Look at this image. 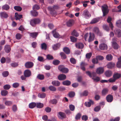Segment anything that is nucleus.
Listing matches in <instances>:
<instances>
[{"label": "nucleus", "instance_id": "nucleus-25", "mask_svg": "<svg viewBox=\"0 0 121 121\" xmlns=\"http://www.w3.org/2000/svg\"><path fill=\"white\" fill-rule=\"evenodd\" d=\"M112 72L111 71L108 70L105 72V74L106 77H110L112 75Z\"/></svg>", "mask_w": 121, "mask_h": 121}, {"label": "nucleus", "instance_id": "nucleus-42", "mask_svg": "<svg viewBox=\"0 0 121 121\" xmlns=\"http://www.w3.org/2000/svg\"><path fill=\"white\" fill-rule=\"evenodd\" d=\"M106 58L108 60L111 61L112 60L113 58V56L112 55L108 54L106 56Z\"/></svg>", "mask_w": 121, "mask_h": 121}, {"label": "nucleus", "instance_id": "nucleus-30", "mask_svg": "<svg viewBox=\"0 0 121 121\" xmlns=\"http://www.w3.org/2000/svg\"><path fill=\"white\" fill-rule=\"evenodd\" d=\"M86 64L85 63L82 62L80 65V67L84 71H85L86 70V69L85 68V67L86 65Z\"/></svg>", "mask_w": 121, "mask_h": 121}, {"label": "nucleus", "instance_id": "nucleus-56", "mask_svg": "<svg viewBox=\"0 0 121 121\" xmlns=\"http://www.w3.org/2000/svg\"><path fill=\"white\" fill-rule=\"evenodd\" d=\"M60 55L61 56V58L64 59H65L66 58V56L64 53L61 52L60 53Z\"/></svg>", "mask_w": 121, "mask_h": 121}, {"label": "nucleus", "instance_id": "nucleus-35", "mask_svg": "<svg viewBox=\"0 0 121 121\" xmlns=\"http://www.w3.org/2000/svg\"><path fill=\"white\" fill-rule=\"evenodd\" d=\"M10 8L9 6L6 4L3 5L2 7V9H3L4 10H8Z\"/></svg>", "mask_w": 121, "mask_h": 121}, {"label": "nucleus", "instance_id": "nucleus-50", "mask_svg": "<svg viewBox=\"0 0 121 121\" xmlns=\"http://www.w3.org/2000/svg\"><path fill=\"white\" fill-rule=\"evenodd\" d=\"M49 89L52 91H55L56 90V88L53 86H50L49 87Z\"/></svg>", "mask_w": 121, "mask_h": 121}, {"label": "nucleus", "instance_id": "nucleus-29", "mask_svg": "<svg viewBox=\"0 0 121 121\" xmlns=\"http://www.w3.org/2000/svg\"><path fill=\"white\" fill-rule=\"evenodd\" d=\"M71 84V82L68 80L64 81L62 82V84L63 85L66 86H69Z\"/></svg>", "mask_w": 121, "mask_h": 121}, {"label": "nucleus", "instance_id": "nucleus-45", "mask_svg": "<svg viewBox=\"0 0 121 121\" xmlns=\"http://www.w3.org/2000/svg\"><path fill=\"white\" fill-rule=\"evenodd\" d=\"M8 93L7 91L5 90H3L1 92V95L3 96H6L8 94Z\"/></svg>", "mask_w": 121, "mask_h": 121}, {"label": "nucleus", "instance_id": "nucleus-4", "mask_svg": "<svg viewBox=\"0 0 121 121\" xmlns=\"http://www.w3.org/2000/svg\"><path fill=\"white\" fill-rule=\"evenodd\" d=\"M94 103L93 101L91 99H89V101L85 102V105L87 107H90L91 105H93Z\"/></svg>", "mask_w": 121, "mask_h": 121}, {"label": "nucleus", "instance_id": "nucleus-48", "mask_svg": "<svg viewBox=\"0 0 121 121\" xmlns=\"http://www.w3.org/2000/svg\"><path fill=\"white\" fill-rule=\"evenodd\" d=\"M36 107L38 108H43L44 106L43 104L41 103H37Z\"/></svg>", "mask_w": 121, "mask_h": 121}, {"label": "nucleus", "instance_id": "nucleus-17", "mask_svg": "<svg viewBox=\"0 0 121 121\" xmlns=\"http://www.w3.org/2000/svg\"><path fill=\"white\" fill-rule=\"evenodd\" d=\"M94 31L98 35L100 36L102 35V33L99 31V29L97 27L94 28Z\"/></svg>", "mask_w": 121, "mask_h": 121}, {"label": "nucleus", "instance_id": "nucleus-13", "mask_svg": "<svg viewBox=\"0 0 121 121\" xmlns=\"http://www.w3.org/2000/svg\"><path fill=\"white\" fill-rule=\"evenodd\" d=\"M66 76L64 74H62L59 75L58 77V79L60 80H63L66 78Z\"/></svg>", "mask_w": 121, "mask_h": 121}, {"label": "nucleus", "instance_id": "nucleus-34", "mask_svg": "<svg viewBox=\"0 0 121 121\" xmlns=\"http://www.w3.org/2000/svg\"><path fill=\"white\" fill-rule=\"evenodd\" d=\"M59 114L60 116V118L62 119L64 118H65L66 117L65 114L64 112H60L59 113Z\"/></svg>", "mask_w": 121, "mask_h": 121}, {"label": "nucleus", "instance_id": "nucleus-5", "mask_svg": "<svg viewBox=\"0 0 121 121\" xmlns=\"http://www.w3.org/2000/svg\"><path fill=\"white\" fill-rule=\"evenodd\" d=\"M82 15L86 18L89 17L91 16V15L89 13V12L86 9L85 10L83 11Z\"/></svg>", "mask_w": 121, "mask_h": 121}, {"label": "nucleus", "instance_id": "nucleus-49", "mask_svg": "<svg viewBox=\"0 0 121 121\" xmlns=\"http://www.w3.org/2000/svg\"><path fill=\"white\" fill-rule=\"evenodd\" d=\"M103 29L106 31H109V29L108 26L106 25H104L103 26Z\"/></svg>", "mask_w": 121, "mask_h": 121}, {"label": "nucleus", "instance_id": "nucleus-57", "mask_svg": "<svg viewBox=\"0 0 121 121\" xmlns=\"http://www.w3.org/2000/svg\"><path fill=\"white\" fill-rule=\"evenodd\" d=\"M60 61L58 60H54L53 62V64L55 65H57L60 63Z\"/></svg>", "mask_w": 121, "mask_h": 121}, {"label": "nucleus", "instance_id": "nucleus-64", "mask_svg": "<svg viewBox=\"0 0 121 121\" xmlns=\"http://www.w3.org/2000/svg\"><path fill=\"white\" fill-rule=\"evenodd\" d=\"M100 108L101 107L100 106H97L94 108V110L95 112H98L100 110Z\"/></svg>", "mask_w": 121, "mask_h": 121}, {"label": "nucleus", "instance_id": "nucleus-61", "mask_svg": "<svg viewBox=\"0 0 121 121\" xmlns=\"http://www.w3.org/2000/svg\"><path fill=\"white\" fill-rule=\"evenodd\" d=\"M10 87L11 86L10 85L6 84L4 86L3 88L5 90H8L10 88Z\"/></svg>", "mask_w": 121, "mask_h": 121}, {"label": "nucleus", "instance_id": "nucleus-52", "mask_svg": "<svg viewBox=\"0 0 121 121\" xmlns=\"http://www.w3.org/2000/svg\"><path fill=\"white\" fill-rule=\"evenodd\" d=\"M37 78L41 80L43 79L44 78V76L43 75L39 74L37 76Z\"/></svg>", "mask_w": 121, "mask_h": 121}, {"label": "nucleus", "instance_id": "nucleus-47", "mask_svg": "<svg viewBox=\"0 0 121 121\" xmlns=\"http://www.w3.org/2000/svg\"><path fill=\"white\" fill-rule=\"evenodd\" d=\"M14 9L15 10L18 11H21L22 9V8L20 6H16L14 7Z\"/></svg>", "mask_w": 121, "mask_h": 121}, {"label": "nucleus", "instance_id": "nucleus-18", "mask_svg": "<svg viewBox=\"0 0 121 121\" xmlns=\"http://www.w3.org/2000/svg\"><path fill=\"white\" fill-rule=\"evenodd\" d=\"M74 20L72 19H70L68 21L66 22V25L68 27L72 26L73 24Z\"/></svg>", "mask_w": 121, "mask_h": 121}, {"label": "nucleus", "instance_id": "nucleus-22", "mask_svg": "<svg viewBox=\"0 0 121 121\" xmlns=\"http://www.w3.org/2000/svg\"><path fill=\"white\" fill-rule=\"evenodd\" d=\"M38 34L37 32L30 33V36L33 38L36 39Z\"/></svg>", "mask_w": 121, "mask_h": 121}, {"label": "nucleus", "instance_id": "nucleus-28", "mask_svg": "<svg viewBox=\"0 0 121 121\" xmlns=\"http://www.w3.org/2000/svg\"><path fill=\"white\" fill-rule=\"evenodd\" d=\"M52 84L54 86H59L60 85V83L58 81H54L52 82Z\"/></svg>", "mask_w": 121, "mask_h": 121}, {"label": "nucleus", "instance_id": "nucleus-39", "mask_svg": "<svg viewBox=\"0 0 121 121\" xmlns=\"http://www.w3.org/2000/svg\"><path fill=\"white\" fill-rule=\"evenodd\" d=\"M68 95L70 97L72 98L75 96V93L74 91H71L69 93Z\"/></svg>", "mask_w": 121, "mask_h": 121}, {"label": "nucleus", "instance_id": "nucleus-2", "mask_svg": "<svg viewBox=\"0 0 121 121\" xmlns=\"http://www.w3.org/2000/svg\"><path fill=\"white\" fill-rule=\"evenodd\" d=\"M40 20L38 18H35L31 20L30 24L32 26H35L36 25L39 24L40 22Z\"/></svg>", "mask_w": 121, "mask_h": 121}, {"label": "nucleus", "instance_id": "nucleus-53", "mask_svg": "<svg viewBox=\"0 0 121 121\" xmlns=\"http://www.w3.org/2000/svg\"><path fill=\"white\" fill-rule=\"evenodd\" d=\"M22 37V35L20 33H17L16 35V38L17 39H20Z\"/></svg>", "mask_w": 121, "mask_h": 121}, {"label": "nucleus", "instance_id": "nucleus-10", "mask_svg": "<svg viewBox=\"0 0 121 121\" xmlns=\"http://www.w3.org/2000/svg\"><path fill=\"white\" fill-rule=\"evenodd\" d=\"M90 36L88 39V42H89L93 41L94 39L95 36L94 34L91 32L89 33Z\"/></svg>", "mask_w": 121, "mask_h": 121}, {"label": "nucleus", "instance_id": "nucleus-23", "mask_svg": "<svg viewBox=\"0 0 121 121\" xmlns=\"http://www.w3.org/2000/svg\"><path fill=\"white\" fill-rule=\"evenodd\" d=\"M71 35H72L77 37L79 36V33L77 32L76 30L75 29L71 33Z\"/></svg>", "mask_w": 121, "mask_h": 121}, {"label": "nucleus", "instance_id": "nucleus-31", "mask_svg": "<svg viewBox=\"0 0 121 121\" xmlns=\"http://www.w3.org/2000/svg\"><path fill=\"white\" fill-rule=\"evenodd\" d=\"M0 15L2 18H7L8 17V14L5 12H2L0 13Z\"/></svg>", "mask_w": 121, "mask_h": 121}, {"label": "nucleus", "instance_id": "nucleus-15", "mask_svg": "<svg viewBox=\"0 0 121 121\" xmlns=\"http://www.w3.org/2000/svg\"><path fill=\"white\" fill-rule=\"evenodd\" d=\"M76 47L79 49H82L84 47V45L82 43H78L75 44Z\"/></svg>", "mask_w": 121, "mask_h": 121}, {"label": "nucleus", "instance_id": "nucleus-58", "mask_svg": "<svg viewBox=\"0 0 121 121\" xmlns=\"http://www.w3.org/2000/svg\"><path fill=\"white\" fill-rule=\"evenodd\" d=\"M70 39L71 41L73 42H75L77 41V38L73 36H70Z\"/></svg>", "mask_w": 121, "mask_h": 121}, {"label": "nucleus", "instance_id": "nucleus-38", "mask_svg": "<svg viewBox=\"0 0 121 121\" xmlns=\"http://www.w3.org/2000/svg\"><path fill=\"white\" fill-rule=\"evenodd\" d=\"M22 15H19L17 13H15V17L16 20H17L20 19L22 18Z\"/></svg>", "mask_w": 121, "mask_h": 121}, {"label": "nucleus", "instance_id": "nucleus-32", "mask_svg": "<svg viewBox=\"0 0 121 121\" xmlns=\"http://www.w3.org/2000/svg\"><path fill=\"white\" fill-rule=\"evenodd\" d=\"M115 65V64L112 62L109 63L107 65L108 68L109 69H111Z\"/></svg>", "mask_w": 121, "mask_h": 121}, {"label": "nucleus", "instance_id": "nucleus-19", "mask_svg": "<svg viewBox=\"0 0 121 121\" xmlns=\"http://www.w3.org/2000/svg\"><path fill=\"white\" fill-rule=\"evenodd\" d=\"M30 13L32 16L34 17H37L38 14V13L37 12L33 10L31 11Z\"/></svg>", "mask_w": 121, "mask_h": 121}, {"label": "nucleus", "instance_id": "nucleus-37", "mask_svg": "<svg viewBox=\"0 0 121 121\" xmlns=\"http://www.w3.org/2000/svg\"><path fill=\"white\" fill-rule=\"evenodd\" d=\"M64 52L67 54H69L70 53V50L67 47H66L64 48L63 49Z\"/></svg>", "mask_w": 121, "mask_h": 121}, {"label": "nucleus", "instance_id": "nucleus-60", "mask_svg": "<svg viewBox=\"0 0 121 121\" xmlns=\"http://www.w3.org/2000/svg\"><path fill=\"white\" fill-rule=\"evenodd\" d=\"M47 58L48 60H52L53 59V56L50 54H48L47 56Z\"/></svg>", "mask_w": 121, "mask_h": 121}, {"label": "nucleus", "instance_id": "nucleus-59", "mask_svg": "<svg viewBox=\"0 0 121 121\" xmlns=\"http://www.w3.org/2000/svg\"><path fill=\"white\" fill-rule=\"evenodd\" d=\"M39 7L37 4H35L33 7V10H36L39 9Z\"/></svg>", "mask_w": 121, "mask_h": 121}, {"label": "nucleus", "instance_id": "nucleus-16", "mask_svg": "<svg viewBox=\"0 0 121 121\" xmlns=\"http://www.w3.org/2000/svg\"><path fill=\"white\" fill-rule=\"evenodd\" d=\"M4 50L6 53H9L10 52L11 50L10 45H5L4 46Z\"/></svg>", "mask_w": 121, "mask_h": 121}, {"label": "nucleus", "instance_id": "nucleus-21", "mask_svg": "<svg viewBox=\"0 0 121 121\" xmlns=\"http://www.w3.org/2000/svg\"><path fill=\"white\" fill-rule=\"evenodd\" d=\"M48 9L50 11L51 14L53 15H56V11L54 10L53 9V8L51 7H48Z\"/></svg>", "mask_w": 121, "mask_h": 121}, {"label": "nucleus", "instance_id": "nucleus-12", "mask_svg": "<svg viewBox=\"0 0 121 121\" xmlns=\"http://www.w3.org/2000/svg\"><path fill=\"white\" fill-rule=\"evenodd\" d=\"M86 73L90 78H91L92 77V78H94L95 77V76L96 75V73L94 72H92L91 73L89 71H86Z\"/></svg>", "mask_w": 121, "mask_h": 121}, {"label": "nucleus", "instance_id": "nucleus-11", "mask_svg": "<svg viewBox=\"0 0 121 121\" xmlns=\"http://www.w3.org/2000/svg\"><path fill=\"white\" fill-rule=\"evenodd\" d=\"M24 75L27 77L30 76L31 74V72L28 69L25 70L24 73Z\"/></svg>", "mask_w": 121, "mask_h": 121}, {"label": "nucleus", "instance_id": "nucleus-14", "mask_svg": "<svg viewBox=\"0 0 121 121\" xmlns=\"http://www.w3.org/2000/svg\"><path fill=\"white\" fill-rule=\"evenodd\" d=\"M115 34L117 35V37H121V30L120 29H116L114 31Z\"/></svg>", "mask_w": 121, "mask_h": 121}, {"label": "nucleus", "instance_id": "nucleus-51", "mask_svg": "<svg viewBox=\"0 0 121 121\" xmlns=\"http://www.w3.org/2000/svg\"><path fill=\"white\" fill-rule=\"evenodd\" d=\"M116 25L119 27L121 28V20L117 21L116 23Z\"/></svg>", "mask_w": 121, "mask_h": 121}, {"label": "nucleus", "instance_id": "nucleus-44", "mask_svg": "<svg viewBox=\"0 0 121 121\" xmlns=\"http://www.w3.org/2000/svg\"><path fill=\"white\" fill-rule=\"evenodd\" d=\"M41 48L42 49L46 50L47 48V45L46 43H43L41 44Z\"/></svg>", "mask_w": 121, "mask_h": 121}, {"label": "nucleus", "instance_id": "nucleus-33", "mask_svg": "<svg viewBox=\"0 0 121 121\" xmlns=\"http://www.w3.org/2000/svg\"><path fill=\"white\" fill-rule=\"evenodd\" d=\"M36 106V104L34 102H32L30 103L29 105V108H33Z\"/></svg>", "mask_w": 121, "mask_h": 121}, {"label": "nucleus", "instance_id": "nucleus-26", "mask_svg": "<svg viewBox=\"0 0 121 121\" xmlns=\"http://www.w3.org/2000/svg\"><path fill=\"white\" fill-rule=\"evenodd\" d=\"M60 46L59 43L53 45L52 48L54 50H56L59 48Z\"/></svg>", "mask_w": 121, "mask_h": 121}, {"label": "nucleus", "instance_id": "nucleus-7", "mask_svg": "<svg viewBox=\"0 0 121 121\" xmlns=\"http://www.w3.org/2000/svg\"><path fill=\"white\" fill-rule=\"evenodd\" d=\"M99 48V49L101 50H104L107 49L108 46L106 44L103 43L100 44Z\"/></svg>", "mask_w": 121, "mask_h": 121}, {"label": "nucleus", "instance_id": "nucleus-6", "mask_svg": "<svg viewBox=\"0 0 121 121\" xmlns=\"http://www.w3.org/2000/svg\"><path fill=\"white\" fill-rule=\"evenodd\" d=\"M106 98L107 101L109 103L112 102L113 100V97L112 95L111 94L108 95Z\"/></svg>", "mask_w": 121, "mask_h": 121}, {"label": "nucleus", "instance_id": "nucleus-55", "mask_svg": "<svg viewBox=\"0 0 121 121\" xmlns=\"http://www.w3.org/2000/svg\"><path fill=\"white\" fill-rule=\"evenodd\" d=\"M38 95L39 97L40 98H44L45 97L46 95L45 93H39L38 94Z\"/></svg>", "mask_w": 121, "mask_h": 121}, {"label": "nucleus", "instance_id": "nucleus-36", "mask_svg": "<svg viewBox=\"0 0 121 121\" xmlns=\"http://www.w3.org/2000/svg\"><path fill=\"white\" fill-rule=\"evenodd\" d=\"M88 92L87 90L84 91L82 93H81L80 94L81 96H87L88 94Z\"/></svg>", "mask_w": 121, "mask_h": 121}, {"label": "nucleus", "instance_id": "nucleus-9", "mask_svg": "<svg viewBox=\"0 0 121 121\" xmlns=\"http://www.w3.org/2000/svg\"><path fill=\"white\" fill-rule=\"evenodd\" d=\"M104 72V68L102 67H99L97 68L96 72L98 74H101L103 73Z\"/></svg>", "mask_w": 121, "mask_h": 121}, {"label": "nucleus", "instance_id": "nucleus-20", "mask_svg": "<svg viewBox=\"0 0 121 121\" xmlns=\"http://www.w3.org/2000/svg\"><path fill=\"white\" fill-rule=\"evenodd\" d=\"M121 77V74L118 73H114L113 76V78H114L116 80L119 78Z\"/></svg>", "mask_w": 121, "mask_h": 121}, {"label": "nucleus", "instance_id": "nucleus-8", "mask_svg": "<svg viewBox=\"0 0 121 121\" xmlns=\"http://www.w3.org/2000/svg\"><path fill=\"white\" fill-rule=\"evenodd\" d=\"M33 63L30 62H27L25 63V66L27 68H30L32 67L33 66Z\"/></svg>", "mask_w": 121, "mask_h": 121}, {"label": "nucleus", "instance_id": "nucleus-46", "mask_svg": "<svg viewBox=\"0 0 121 121\" xmlns=\"http://www.w3.org/2000/svg\"><path fill=\"white\" fill-rule=\"evenodd\" d=\"M81 115L82 114L81 113H78L75 116V119L77 120L80 119Z\"/></svg>", "mask_w": 121, "mask_h": 121}, {"label": "nucleus", "instance_id": "nucleus-54", "mask_svg": "<svg viewBox=\"0 0 121 121\" xmlns=\"http://www.w3.org/2000/svg\"><path fill=\"white\" fill-rule=\"evenodd\" d=\"M92 79L94 80V81L96 82H98L100 80V78L99 77H96L94 78H92Z\"/></svg>", "mask_w": 121, "mask_h": 121}, {"label": "nucleus", "instance_id": "nucleus-40", "mask_svg": "<svg viewBox=\"0 0 121 121\" xmlns=\"http://www.w3.org/2000/svg\"><path fill=\"white\" fill-rule=\"evenodd\" d=\"M99 21V19L98 18H94L93 19L91 22V24H94L98 22Z\"/></svg>", "mask_w": 121, "mask_h": 121}, {"label": "nucleus", "instance_id": "nucleus-41", "mask_svg": "<svg viewBox=\"0 0 121 121\" xmlns=\"http://www.w3.org/2000/svg\"><path fill=\"white\" fill-rule=\"evenodd\" d=\"M5 104L6 106H10L12 104L13 102L11 101H7L5 102Z\"/></svg>", "mask_w": 121, "mask_h": 121}, {"label": "nucleus", "instance_id": "nucleus-43", "mask_svg": "<svg viewBox=\"0 0 121 121\" xmlns=\"http://www.w3.org/2000/svg\"><path fill=\"white\" fill-rule=\"evenodd\" d=\"M108 89L107 88H104L102 90V93L103 95H105L108 93Z\"/></svg>", "mask_w": 121, "mask_h": 121}, {"label": "nucleus", "instance_id": "nucleus-24", "mask_svg": "<svg viewBox=\"0 0 121 121\" xmlns=\"http://www.w3.org/2000/svg\"><path fill=\"white\" fill-rule=\"evenodd\" d=\"M112 46L113 48L116 49H118L119 47V46L117 43L115 41L112 42Z\"/></svg>", "mask_w": 121, "mask_h": 121}, {"label": "nucleus", "instance_id": "nucleus-62", "mask_svg": "<svg viewBox=\"0 0 121 121\" xmlns=\"http://www.w3.org/2000/svg\"><path fill=\"white\" fill-rule=\"evenodd\" d=\"M69 107L70 110L71 111H73L74 110L75 107L74 105L72 104H70L69 105Z\"/></svg>", "mask_w": 121, "mask_h": 121}, {"label": "nucleus", "instance_id": "nucleus-3", "mask_svg": "<svg viewBox=\"0 0 121 121\" xmlns=\"http://www.w3.org/2000/svg\"><path fill=\"white\" fill-rule=\"evenodd\" d=\"M58 69L62 73H68L69 71L68 69L64 67L62 65H60L58 67Z\"/></svg>", "mask_w": 121, "mask_h": 121}, {"label": "nucleus", "instance_id": "nucleus-63", "mask_svg": "<svg viewBox=\"0 0 121 121\" xmlns=\"http://www.w3.org/2000/svg\"><path fill=\"white\" fill-rule=\"evenodd\" d=\"M9 72L8 71H5L2 73V75L4 77H7L9 75Z\"/></svg>", "mask_w": 121, "mask_h": 121}, {"label": "nucleus", "instance_id": "nucleus-27", "mask_svg": "<svg viewBox=\"0 0 121 121\" xmlns=\"http://www.w3.org/2000/svg\"><path fill=\"white\" fill-rule=\"evenodd\" d=\"M52 32L54 37L56 38H58L59 35L58 33H57L56 31V29L52 31Z\"/></svg>", "mask_w": 121, "mask_h": 121}, {"label": "nucleus", "instance_id": "nucleus-1", "mask_svg": "<svg viewBox=\"0 0 121 121\" xmlns=\"http://www.w3.org/2000/svg\"><path fill=\"white\" fill-rule=\"evenodd\" d=\"M102 9L103 13V16H105L108 14L109 9H108V6L106 5H104L102 6Z\"/></svg>", "mask_w": 121, "mask_h": 121}]
</instances>
